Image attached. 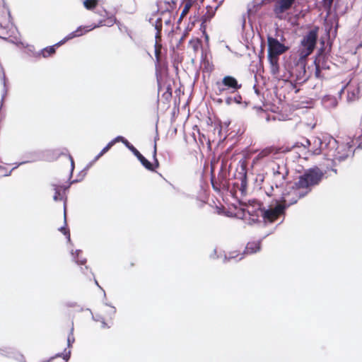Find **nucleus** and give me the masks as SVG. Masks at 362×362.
<instances>
[{
  "mask_svg": "<svg viewBox=\"0 0 362 362\" xmlns=\"http://www.w3.org/2000/svg\"><path fill=\"white\" fill-rule=\"evenodd\" d=\"M289 149L290 151H295L298 154L297 158H302L305 160L308 159L310 156L324 154L326 151L322 141L318 137H315L311 140L305 139L304 143L297 142Z\"/></svg>",
  "mask_w": 362,
  "mask_h": 362,
  "instance_id": "1",
  "label": "nucleus"
},
{
  "mask_svg": "<svg viewBox=\"0 0 362 362\" xmlns=\"http://www.w3.org/2000/svg\"><path fill=\"white\" fill-rule=\"evenodd\" d=\"M326 151L324 155L327 160H332L334 163L346 160L353 155L354 148L349 142L339 143L334 140L325 144Z\"/></svg>",
  "mask_w": 362,
  "mask_h": 362,
  "instance_id": "2",
  "label": "nucleus"
},
{
  "mask_svg": "<svg viewBox=\"0 0 362 362\" xmlns=\"http://www.w3.org/2000/svg\"><path fill=\"white\" fill-rule=\"evenodd\" d=\"M324 175L325 173L318 167L311 168L306 170L295 183L308 195L313 187L320 184Z\"/></svg>",
  "mask_w": 362,
  "mask_h": 362,
  "instance_id": "3",
  "label": "nucleus"
},
{
  "mask_svg": "<svg viewBox=\"0 0 362 362\" xmlns=\"http://www.w3.org/2000/svg\"><path fill=\"white\" fill-rule=\"evenodd\" d=\"M268 60L270 64L272 74L276 75L279 73V56L285 53L288 47L281 43L277 39L268 36Z\"/></svg>",
  "mask_w": 362,
  "mask_h": 362,
  "instance_id": "4",
  "label": "nucleus"
},
{
  "mask_svg": "<svg viewBox=\"0 0 362 362\" xmlns=\"http://www.w3.org/2000/svg\"><path fill=\"white\" fill-rule=\"evenodd\" d=\"M274 202V206H270L269 208L262 206V203H258L259 210L264 223H274L286 214L284 206L281 204L278 199H275Z\"/></svg>",
  "mask_w": 362,
  "mask_h": 362,
  "instance_id": "5",
  "label": "nucleus"
},
{
  "mask_svg": "<svg viewBox=\"0 0 362 362\" xmlns=\"http://www.w3.org/2000/svg\"><path fill=\"white\" fill-rule=\"evenodd\" d=\"M318 30L319 28L315 26L303 37L300 42L302 47L298 52L299 58L306 59L313 53L316 46Z\"/></svg>",
  "mask_w": 362,
  "mask_h": 362,
  "instance_id": "6",
  "label": "nucleus"
},
{
  "mask_svg": "<svg viewBox=\"0 0 362 362\" xmlns=\"http://www.w3.org/2000/svg\"><path fill=\"white\" fill-rule=\"evenodd\" d=\"M242 88V84L232 76H225L221 80L215 83L214 90L217 95L235 93Z\"/></svg>",
  "mask_w": 362,
  "mask_h": 362,
  "instance_id": "7",
  "label": "nucleus"
},
{
  "mask_svg": "<svg viewBox=\"0 0 362 362\" xmlns=\"http://www.w3.org/2000/svg\"><path fill=\"white\" fill-rule=\"evenodd\" d=\"M307 194L294 183L292 187L286 192L283 194L282 197L278 200L286 210L287 208L295 204L298 201L305 197Z\"/></svg>",
  "mask_w": 362,
  "mask_h": 362,
  "instance_id": "8",
  "label": "nucleus"
},
{
  "mask_svg": "<svg viewBox=\"0 0 362 362\" xmlns=\"http://www.w3.org/2000/svg\"><path fill=\"white\" fill-rule=\"evenodd\" d=\"M305 62L306 59L299 58L298 62L291 71V75L294 78L296 83L302 84L308 78L306 75Z\"/></svg>",
  "mask_w": 362,
  "mask_h": 362,
  "instance_id": "9",
  "label": "nucleus"
},
{
  "mask_svg": "<svg viewBox=\"0 0 362 362\" xmlns=\"http://www.w3.org/2000/svg\"><path fill=\"white\" fill-rule=\"evenodd\" d=\"M288 175V170L285 165H277L276 168L274 170L273 184L276 188L284 186Z\"/></svg>",
  "mask_w": 362,
  "mask_h": 362,
  "instance_id": "10",
  "label": "nucleus"
},
{
  "mask_svg": "<svg viewBox=\"0 0 362 362\" xmlns=\"http://www.w3.org/2000/svg\"><path fill=\"white\" fill-rule=\"evenodd\" d=\"M290 149L288 147H276L269 146L262 150L254 158V161H259L263 158L268 157L270 155H276L279 153H286L289 152Z\"/></svg>",
  "mask_w": 362,
  "mask_h": 362,
  "instance_id": "11",
  "label": "nucleus"
},
{
  "mask_svg": "<svg viewBox=\"0 0 362 362\" xmlns=\"http://www.w3.org/2000/svg\"><path fill=\"white\" fill-rule=\"evenodd\" d=\"M295 1L296 0H276L273 9L276 17L281 18L282 15L292 7Z\"/></svg>",
  "mask_w": 362,
  "mask_h": 362,
  "instance_id": "12",
  "label": "nucleus"
},
{
  "mask_svg": "<svg viewBox=\"0 0 362 362\" xmlns=\"http://www.w3.org/2000/svg\"><path fill=\"white\" fill-rule=\"evenodd\" d=\"M81 35H82V33H81L79 29H78L77 30L71 33L69 36L64 38L62 40H61L59 42H57V44H55L54 46L47 47L45 49H43L41 51V54H42V57L45 58H47V57L52 56L56 52L55 47H59L60 45H62L64 42H66L68 40L72 39L74 37L80 36Z\"/></svg>",
  "mask_w": 362,
  "mask_h": 362,
  "instance_id": "13",
  "label": "nucleus"
},
{
  "mask_svg": "<svg viewBox=\"0 0 362 362\" xmlns=\"http://www.w3.org/2000/svg\"><path fill=\"white\" fill-rule=\"evenodd\" d=\"M156 153H157V148H156V144H155L154 148H153L154 163H151L146 158H144L141 161V163L144 165V167L150 171H155L156 168H158V166H159V163L156 158Z\"/></svg>",
  "mask_w": 362,
  "mask_h": 362,
  "instance_id": "14",
  "label": "nucleus"
},
{
  "mask_svg": "<svg viewBox=\"0 0 362 362\" xmlns=\"http://www.w3.org/2000/svg\"><path fill=\"white\" fill-rule=\"evenodd\" d=\"M126 141H127V140L126 139H124V137L121 136H119L116 137L115 139H114L113 140L110 141L107 144V146L103 148V150L97 156L96 159H98V158L101 157L106 152H107L112 148V146H113L115 145V144L116 142L122 141L125 145L127 144Z\"/></svg>",
  "mask_w": 362,
  "mask_h": 362,
  "instance_id": "15",
  "label": "nucleus"
},
{
  "mask_svg": "<svg viewBox=\"0 0 362 362\" xmlns=\"http://www.w3.org/2000/svg\"><path fill=\"white\" fill-rule=\"evenodd\" d=\"M261 244L259 241H252L249 242L244 250V254L251 255L254 254L260 250Z\"/></svg>",
  "mask_w": 362,
  "mask_h": 362,
  "instance_id": "16",
  "label": "nucleus"
},
{
  "mask_svg": "<svg viewBox=\"0 0 362 362\" xmlns=\"http://www.w3.org/2000/svg\"><path fill=\"white\" fill-rule=\"evenodd\" d=\"M53 190L54 191V194L53 196V199L54 201H62L64 198V192L66 188L62 185H52Z\"/></svg>",
  "mask_w": 362,
  "mask_h": 362,
  "instance_id": "17",
  "label": "nucleus"
},
{
  "mask_svg": "<svg viewBox=\"0 0 362 362\" xmlns=\"http://www.w3.org/2000/svg\"><path fill=\"white\" fill-rule=\"evenodd\" d=\"M322 52L323 50L321 49L320 53L318 54V55L315 57L314 61V64L315 66V75L318 78H321V60L325 58V56L322 54Z\"/></svg>",
  "mask_w": 362,
  "mask_h": 362,
  "instance_id": "18",
  "label": "nucleus"
},
{
  "mask_svg": "<svg viewBox=\"0 0 362 362\" xmlns=\"http://www.w3.org/2000/svg\"><path fill=\"white\" fill-rule=\"evenodd\" d=\"M160 8L162 12H172L176 7V1L175 0L160 1Z\"/></svg>",
  "mask_w": 362,
  "mask_h": 362,
  "instance_id": "19",
  "label": "nucleus"
},
{
  "mask_svg": "<svg viewBox=\"0 0 362 362\" xmlns=\"http://www.w3.org/2000/svg\"><path fill=\"white\" fill-rule=\"evenodd\" d=\"M107 314L109 313L108 317L104 315L101 317L102 318V323H103V327H110V326L112 325V315H115V311L112 309L110 310V312H106Z\"/></svg>",
  "mask_w": 362,
  "mask_h": 362,
  "instance_id": "20",
  "label": "nucleus"
},
{
  "mask_svg": "<svg viewBox=\"0 0 362 362\" xmlns=\"http://www.w3.org/2000/svg\"><path fill=\"white\" fill-rule=\"evenodd\" d=\"M116 23V18L114 16H109L106 18L100 20L98 25H95L93 28H97L100 26H108L111 27Z\"/></svg>",
  "mask_w": 362,
  "mask_h": 362,
  "instance_id": "21",
  "label": "nucleus"
},
{
  "mask_svg": "<svg viewBox=\"0 0 362 362\" xmlns=\"http://www.w3.org/2000/svg\"><path fill=\"white\" fill-rule=\"evenodd\" d=\"M192 4H193V3H192V0H185L184 1L183 8L181 12V14H180V16L179 18V21H181L187 16V14L189 11L190 8H192Z\"/></svg>",
  "mask_w": 362,
  "mask_h": 362,
  "instance_id": "22",
  "label": "nucleus"
},
{
  "mask_svg": "<svg viewBox=\"0 0 362 362\" xmlns=\"http://www.w3.org/2000/svg\"><path fill=\"white\" fill-rule=\"evenodd\" d=\"M189 46L194 52H197L202 46V40L199 38H193L189 42Z\"/></svg>",
  "mask_w": 362,
  "mask_h": 362,
  "instance_id": "23",
  "label": "nucleus"
},
{
  "mask_svg": "<svg viewBox=\"0 0 362 362\" xmlns=\"http://www.w3.org/2000/svg\"><path fill=\"white\" fill-rule=\"evenodd\" d=\"M99 0H84L83 6L88 10H93L98 5Z\"/></svg>",
  "mask_w": 362,
  "mask_h": 362,
  "instance_id": "24",
  "label": "nucleus"
},
{
  "mask_svg": "<svg viewBox=\"0 0 362 362\" xmlns=\"http://www.w3.org/2000/svg\"><path fill=\"white\" fill-rule=\"evenodd\" d=\"M81 254L82 252L81 250H76L74 253L72 252V255L74 256L76 263L81 265H83L86 262V259L81 257Z\"/></svg>",
  "mask_w": 362,
  "mask_h": 362,
  "instance_id": "25",
  "label": "nucleus"
},
{
  "mask_svg": "<svg viewBox=\"0 0 362 362\" xmlns=\"http://www.w3.org/2000/svg\"><path fill=\"white\" fill-rule=\"evenodd\" d=\"M163 25V21H162V19L160 18H158L156 22H155V29L156 30V38H160V36H161V30H162V25Z\"/></svg>",
  "mask_w": 362,
  "mask_h": 362,
  "instance_id": "26",
  "label": "nucleus"
},
{
  "mask_svg": "<svg viewBox=\"0 0 362 362\" xmlns=\"http://www.w3.org/2000/svg\"><path fill=\"white\" fill-rule=\"evenodd\" d=\"M211 185H212V187L213 188L216 190V191H219L220 190V188H221V185L219 183H218L217 182L214 181V168H211Z\"/></svg>",
  "mask_w": 362,
  "mask_h": 362,
  "instance_id": "27",
  "label": "nucleus"
},
{
  "mask_svg": "<svg viewBox=\"0 0 362 362\" xmlns=\"http://www.w3.org/2000/svg\"><path fill=\"white\" fill-rule=\"evenodd\" d=\"M244 255H245L244 252L240 253V252H238L237 251H233L229 253L228 258L229 259L238 258V259H242L244 257Z\"/></svg>",
  "mask_w": 362,
  "mask_h": 362,
  "instance_id": "28",
  "label": "nucleus"
},
{
  "mask_svg": "<svg viewBox=\"0 0 362 362\" xmlns=\"http://www.w3.org/2000/svg\"><path fill=\"white\" fill-rule=\"evenodd\" d=\"M163 97L167 100L172 98V88L170 85L167 86L165 92L163 94Z\"/></svg>",
  "mask_w": 362,
  "mask_h": 362,
  "instance_id": "29",
  "label": "nucleus"
},
{
  "mask_svg": "<svg viewBox=\"0 0 362 362\" xmlns=\"http://www.w3.org/2000/svg\"><path fill=\"white\" fill-rule=\"evenodd\" d=\"M73 332H74V325L72 324L71 329H70V333H69V334L68 336V338H67V342H68V346H70L71 345V344L74 343V341H75Z\"/></svg>",
  "mask_w": 362,
  "mask_h": 362,
  "instance_id": "30",
  "label": "nucleus"
},
{
  "mask_svg": "<svg viewBox=\"0 0 362 362\" xmlns=\"http://www.w3.org/2000/svg\"><path fill=\"white\" fill-rule=\"evenodd\" d=\"M160 50H161V45L156 43L155 45V56H156V60L158 62L160 61V52H161Z\"/></svg>",
  "mask_w": 362,
  "mask_h": 362,
  "instance_id": "31",
  "label": "nucleus"
},
{
  "mask_svg": "<svg viewBox=\"0 0 362 362\" xmlns=\"http://www.w3.org/2000/svg\"><path fill=\"white\" fill-rule=\"evenodd\" d=\"M127 144L125 146L134 153L135 156L139 151L132 145L128 141H126Z\"/></svg>",
  "mask_w": 362,
  "mask_h": 362,
  "instance_id": "32",
  "label": "nucleus"
},
{
  "mask_svg": "<svg viewBox=\"0 0 362 362\" xmlns=\"http://www.w3.org/2000/svg\"><path fill=\"white\" fill-rule=\"evenodd\" d=\"M334 0H322L324 7L330 9L332 4H333Z\"/></svg>",
  "mask_w": 362,
  "mask_h": 362,
  "instance_id": "33",
  "label": "nucleus"
},
{
  "mask_svg": "<svg viewBox=\"0 0 362 362\" xmlns=\"http://www.w3.org/2000/svg\"><path fill=\"white\" fill-rule=\"evenodd\" d=\"M205 21L206 20H204L202 24H201V26H200V30L202 31L203 34L204 35L205 37L206 40H208L209 38V36L206 32V25H205Z\"/></svg>",
  "mask_w": 362,
  "mask_h": 362,
  "instance_id": "34",
  "label": "nucleus"
},
{
  "mask_svg": "<svg viewBox=\"0 0 362 362\" xmlns=\"http://www.w3.org/2000/svg\"><path fill=\"white\" fill-rule=\"evenodd\" d=\"M357 96L355 95L354 92H351L349 90L347 91V98L349 100L352 101L354 100Z\"/></svg>",
  "mask_w": 362,
  "mask_h": 362,
  "instance_id": "35",
  "label": "nucleus"
},
{
  "mask_svg": "<svg viewBox=\"0 0 362 362\" xmlns=\"http://www.w3.org/2000/svg\"><path fill=\"white\" fill-rule=\"evenodd\" d=\"M60 230L65 235L67 236L68 239L70 240V233H69V229H67L65 227H62L60 228Z\"/></svg>",
  "mask_w": 362,
  "mask_h": 362,
  "instance_id": "36",
  "label": "nucleus"
},
{
  "mask_svg": "<svg viewBox=\"0 0 362 362\" xmlns=\"http://www.w3.org/2000/svg\"><path fill=\"white\" fill-rule=\"evenodd\" d=\"M135 156L140 162L145 158L139 151L135 155Z\"/></svg>",
  "mask_w": 362,
  "mask_h": 362,
  "instance_id": "37",
  "label": "nucleus"
},
{
  "mask_svg": "<svg viewBox=\"0 0 362 362\" xmlns=\"http://www.w3.org/2000/svg\"><path fill=\"white\" fill-rule=\"evenodd\" d=\"M272 191H273V186H271L270 187V189L269 190H266V194L269 196V197H272L274 194H272Z\"/></svg>",
  "mask_w": 362,
  "mask_h": 362,
  "instance_id": "38",
  "label": "nucleus"
},
{
  "mask_svg": "<svg viewBox=\"0 0 362 362\" xmlns=\"http://www.w3.org/2000/svg\"><path fill=\"white\" fill-rule=\"evenodd\" d=\"M64 219L66 220V202H64Z\"/></svg>",
  "mask_w": 362,
  "mask_h": 362,
  "instance_id": "39",
  "label": "nucleus"
},
{
  "mask_svg": "<svg viewBox=\"0 0 362 362\" xmlns=\"http://www.w3.org/2000/svg\"><path fill=\"white\" fill-rule=\"evenodd\" d=\"M245 179H246V173L244 174L243 180L242 181V185H243V183L245 182Z\"/></svg>",
  "mask_w": 362,
  "mask_h": 362,
  "instance_id": "40",
  "label": "nucleus"
},
{
  "mask_svg": "<svg viewBox=\"0 0 362 362\" xmlns=\"http://www.w3.org/2000/svg\"><path fill=\"white\" fill-rule=\"evenodd\" d=\"M69 158L71 160V165H74V160H73V158H72V157L71 156H69Z\"/></svg>",
  "mask_w": 362,
  "mask_h": 362,
  "instance_id": "41",
  "label": "nucleus"
},
{
  "mask_svg": "<svg viewBox=\"0 0 362 362\" xmlns=\"http://www.w3.org/2000/svg\"><path fill=\"white\" fill-rule=\"evenodd\" d=\"M185 38L184 37H182L181 39H180V42H182Z\"/></svg>",
  "mask_w": 362,
  "mask_h": 362,
  "instance_id": "42",
  "label": "nucleus"
},
{
  "mask_svg": "<svg viewBox=\"0 0 362 362\" xmlns=\"http://www.w3.org/2000/svg\"><path fill=\"white\" fill-rule=\"evenodd\" d=\"M187 33H184V35H182V37H184L185 38L187 37Z\"/></svg>",
  "mask_w": 362,
  "mask_h": 362,
  "instance_id": "43",
  "label": "nucleus"
},
{
  "mask_svg": "<svg viewBox=\"0 0 362 362\" xmlns=\"http://www.w3.org/2000/svg\"><path fill=\"white\" fill-rule=\"evenodd\" d=\"M332 170H333L335 173H337V170H336V169H332Z\"/></svg>",
  "mask_w": 362,
  "mask_h": 362,
  "instance_id": "44",
  "label": "nucleus"
},
{
  "mask_svg": "<svg viewBox=\"0 0 362 362\" xmlns=\"http://www.w3.org/2000/svg\"><path fill=\"white\" fill-rule=\"evenodd\" d=\"M4 0H0V4L3 3Z\"/></svg>",
  "mask_w": 362,
  "mask_h": 362,
  "instance_id": "45",
  "label": "nucleus"
},
{
  "mask_svg": "<svg viewBox=\"0 0 362 362\" xmlns=\"http://www.w3.org/2000/svg\"><path fill=\"white\" fill-rule=\"evenodd\" d=\"M134 265V263H131V266L133 267Z\"/></svg>",
  "mask_w": 362,
  "mask_h": 362,
  "instance_id": "46",
  "label": "nucleus"
}]
</instances>
